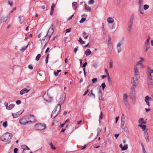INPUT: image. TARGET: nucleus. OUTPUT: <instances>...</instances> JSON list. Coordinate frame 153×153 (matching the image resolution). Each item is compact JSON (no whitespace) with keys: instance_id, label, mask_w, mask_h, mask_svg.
Segmentation results:
<instances>
[{"instance_id":"nucleus-1","label":"nucleus","mask_w":153,"mask_h":153,"mask_svg":"<svg viewBox=\"0 0 153 153\" xmlns=\"http://www.w3.org/2000/svg\"><path fill=\"white\" fill-rule=\"evenodd\" d=\"M147 82L149 85L153 84V70H147L146 72Z\"/></svg>"},{"instance_id":"nucleus-2","label":"nucleus","mask_w":153,"mask_h":153,"mask_svg":"<svg viewBox=\"0 0 153 153\" xmlns=\"http://www.w3.org/2000/svg\"><path fill=\"white\" fill-rule=\"evenodd\" d=\"M134 75L133 78L132 82L138 83V80L140 77V73L136 65H134Z\"/></svg>"},{"instance_id":"nucleus-3","label":"nucleus","mask_w":153,"mask_h":153,"mask_svg":"<svg viewBox=\"0 0 153 153\" xmlns=\"http://www.w3.org/2000/svg\"><path fill=\"white\" fill-rule=\"evenodd\" d=\"M132 85L131 88V91L130 94V96L131 97H134L136 95V92L135 88L138 85V83H135L132 82Z\"/></svg>"},{"instance_id":"nucleus-4","label":"nucleus","mask_w":153,"mask_h":153,"mask_svg":"<svg viewBox=\"0 0 153 153\" xmlns=\"http://www.w3.org/2000/svg\"><path fill=\"white\" fill-rule=\"evenodd\" d=\"M46 127V125L44 123H38L34 126L35 128L37 130L41 131L45 129Z\"/></svg>"},{"instance_id":"nucleus-5","label":"nucleus","mask_w":153,"mask_h":153,"mask_svg":"<svg viewBox=\"0 0 153 153\" xmlns=\"http://www.w3.org/2000/svg\"><path fill=\"white\" fill-rule=\"evenodd\" d=\"M12 134L10 133H6L1 137V140L6 142L10 140L12 137Z\"/></svg>"},{"instance_id":"nucleus-6","label":"nucleus","mask_w":153,"mask_h":153,"mask_svg":"<svg viewBox=\"0 0 153 153\" xmlns=\"http://www.w3.org/2000/svg\"><path fill=\"white\" fill-rule=\"evenodd\" d=\"M50 38L46 36H45L41 41V47L44 48L49 41Z\"/></svg>"},{"instance_id":"nucleus-7","label":"nucleus","mask_w":153,"mask_h":153,"mask_svg":"<svg viewBox=\"0 0 153 153\" xmlns=\"http://www.w3.org/2000/svg\"><path fill=\"white\" fill-rule=\"evenodd\" d=\"M43 97L44 100L48 102H51L53 100V98L51 95L48 93L45 94Z\"/></svg>"},{"instance_id":"nucleus-8","label":"nucleus","mask_w":153,"mask_h":153,"mask_svg":"<svg viewBox=\"0 0 153 153\" xmlns=\"http://www.w3.org/2000/svg\"><path fill=\"white\" fill-rule=\"evenodd\" d=\"M19 122L21 124L24 125L28 123V119H27L26 115L24 116L22 118L20 119L19 120Z\"/></svg>"},{"instance_id":"nucleus-9","label":"nucleus","mask_w":153,"mask_h":153,"mask_svg":"<svg viewBox=\"0 0 153 153\" xmlns=\"http://www.w3.org/2000/svg\"><path fill=\"white\" fill-rule=\"evenodd\" d=\"M65 93H62L60 95V98L58 100L59 102L61 104L63 103L65 101Z\"/></svg>"},{"instance_id":"nucleus-10","label":"nucleus","mask_w":153,"mask_h":153,"mask_svg":"<svg viewBox=\"0 0 153 153\" xmlns=\"http://www.w3.org/2000/svg\"><path fill=\"white\" fill-rule=\"evenodd\" d=\"M150 39V37L149 36L147 39H146V42H145V47L146 49L145 51L147 52L148 50L150 48V42L149 40Z\"/></svg>"},{"instance_id":"nucleus-11","label":"nucleus","mask_w":153,"mask_h":153,"mask_svg":"<svg viewBox=\"0 0 153 153\" xmlns=\"http://www.w3.org/2000/svg\"><path fill=\"white\" fill-rule=\"evenodd\" d=\"M139 59L140 60L137 62L135 65L137 66V65H140V68H144L143 62L144 61V59L142 57H140Z\"/></svg>"},{"instance_id":"nucleus-12","label":"nucleus","mask_w":153,"mask_h":153,"mask_svg":"<svg viewBox=\"0 0 153 153\" xmlns=\"http://www.w3.org/2000/svg\"><path fill=\"white\" fill-rule=\"evenodd\" d=\"M28 122H33L35 121V117L34 116L31 115H26Z\"/></svg>"},{"instance_id":"nucleus-13","label":"nucleus","mask_w":153,"mask_h":153,"mask_svg":"<svg viewBox=\"0 0 153 153\" xmlns=\"http://www.w3.org/2000/svg\"><path fill=\"white\" fill-rule=\"evenodd\" d=\"M53 33V25H51L49 28L46 36L49 37L50 38Z\"/></svg>"},{"instance_id":"nucleus-14","label":"nucleus","mask_w":153,"mask_h":153,"mask_svg":"<svg viewBox=\"0 0 153 153\" xmlns=\"http://www.w3.org/2000/svg\"><path fill=\"white\" fill-rule=\"evenodd\" d=\"M61 106L59 104H58L55 106V108L53 110H55L56 112L59 113L60 110Z\"/></svg>"},{"instance_id":"nucleus-15","label":"nucleus","mask_w":153,"mask_h":153,"mask_svg":"<svg viewBox=\"0 0 153 153\" xmlns=\"http://www.w3.org/2000/svg\"><path fill=\"white\" fill-rule=\"evenodd\" d=\"M144 137L147 142H149V136L147 133V130H146L145 131H144Z\"/></svg>"},{"instance_id":"nucleus-16","label":"nucleus","mask_w":153,"mask_h":153,"mask_svg":"<svg viewBox=\"0 0 153 153\" xmlns=\"http://www.w3.org/2000/svg\"><path fill=\"white\" fill-rule=\"evenodd\" d=\"M58 113L55 110H53L52 113L51 114V117L52 118H54L58 114Z\"/></svg>"},{"instance_id":"nucleus-17","label":"nucleus","mask_w":153,"mask_h":153,"mask_svg":"<svg viewBox=\"0 0 153 153\" xmlns=\"http://www.w3.org/2000/svg\"><path fill=\"white\" fill-rule=\"evenodd\" d=\"M29 91L30 90H27L26 88H24L20 91V93L21 95H22L24 94L28 93Z\"/></svg>"},{"instance_id":"nucleus-18","label":"nucleus","mask_w":153,"mask_h":153,"mask_svg":"<svg viewBox=\"0 0 153 153\" xmlns=\"http://www.w3.org/2000/svg\"><path fill=\"white\" fill-rule=\"evenodd\" d=\"M107 21L109 23H112L114 22V20L112 17H109L107 19Z\"/></svg>"},{"instance_id":"nucleus-19","label":"nucleus","mask_w":153,"mask_h":153,"mask_svg":"<svg viewBox=\"0 0 153 153\" xmlns=\"http://www.w3.org/2000/svg\"><path fill=\"white\" fill-rule=\"evenodd\" d=\"M138 126L141 127L143 131H145L146 130H147V129L146 128V125L139 124L138 125Z\"/></svg>"},{"instance_id":"nucleus-20","label":"nucleus","mask_w":153,"mask_h":153,"mask_svg":"<svg viewBox=\"0 0 153 153\" xmlns=\"http://www.w3.org/2000/svg\"><path fill=\"white\" fill-rule=\"evenodd\" d=\"M21 113H20L19 112H18L17 113H16L15 114L13 113L12 114V116H13V118H16V117L19 116L21 114Z\"/></svg>"},{"instance_id":"nucleus-21","label":"nucleus","mask_w":153,"mask_h":153,"mask_svg":"<svg viewBox=\"0 0 153 153\" xmlns=\"http://www.w3.org/2000/svg\"><path fill=\"white\" fill-rule=\"evenodd\" d=\"M19 21L20 24H22L24 22V18L23 16H20L19 17Z\"/></svg>"},{"instance_id":"nucleus-22","label":"nucleus","mask_w":153,"mask_h":153,"mask_svg":"<svg viewBox=\"0 0 153 153\" xmlns=\"http://www.w3.org/2000/svg\"><path fill=\"white\" fill-rule=\"evenodd\" d=\"M91 52L89 49H88L85 51V54L86 56H89L91 54Z\"/></svg>"},{"instance_id":"nucleus-23","label":"nucleus","mask_w":153,"mask_h":153,"mask_svg":"<svg viewBox=\"0 0 153 153\" xmlns=\"http://www.w3.org/2000/svg\"><path fill=\"white\" fill-rule=\"evenodd\" d=\"M143 0H138V5L139 7H143Z\"/></svg>"},{"instance_id":"nucleus-24","label":"nucleus","mask_w":153,"mask_h":153,"mask_svg":"<svg viewBox=\"0 0 153 153\" xmlns=\"http://www.w3.org/2000/svg\"><path fill=\"white\" fill-rule=\"evenodd\" d=\"M152 99L149 97L148 96H146L145 97V101L146 102H147V101H149L151 100H152Z\"/></svg>"},{"instance_id":"nucleus-25","label":"nucleus","mask_w":153,"mask_h":153,"mask_svg":"<svg viewBox=\"0 0 153 153\" xmlns=\"http://www.w3.org/2000/svg\"><path fill=\"white\" fill-rule=\"evenodd\" d=\"M15 104H10L9 106H8L6 109L8 110H10L13 108Z\"/></svg>"},{"instance_id":"nucleus-26","label":"nucleus","mask_w":153,"mask_h":153,"mask_svg":"<svg viewBox=\"0 0 153 153\" xmlns=\"http://www.w3.org/2000/svg\"><path fill=\"white\" fill-rule=\"evenodd\" d=\"M134 19V15H133L131 17L130 19L128 24L133 25Z\"/></svg>"},{"instance_id":"nucleus-27","label":"nucleus","mask_w":153,"mask_h":153,"mask_svg":"<svg viewBox=\"0 0 153 153\" xmlns=\"http://www.w3.org/2000/svg\"><path fill=\"white\" fill-rule=\"evenodd\" d=\"M99 95L100 96L99 100L103 101L104 100L102 98V94L100 89L99 91Z\"/></svg>"},{"instance_id":"nucleus-28","label":"nucleus","mask_w":153,"mask_h":153,"mask_svg":"<svg viewBox=\"0 0 153 153\" xmlns=\"http://www.w3.org/2000/svg\"><path fill=\"white\" fill-rule=\"evenodd\" d=\"M138 122L141 124L146 123V122L144 121L143 119L142 118H141L139 120Z\"/></svg>"},{"instance_id":"nucleus-29","label":"nucleus","mask_w":153,"mask_h":153,"mask_svg":"<svg viewBox=\"0 0 153 153\" xmlns=\"http://www.w3.org/2000/svg\"><path fill=\"white\" fill-rule=\"evenodd\" d=\"M138 10L139 11L140 13L142 14H143L144 13V10L142 8V7H139Z\"/></svg>"},{"instance_id":"nucleus-30","label":"nucleus","mask_w":153,"mask_h":153,"mask_svg":"<svg viewBox=\"0 0 153 153\" xmlns=\"http://www.w3.org/2000/svg\"><path fill=\"white\" fill-rule=\"evenodd\" d=\"M49 144L51 146V149L54 150H55L56 149V148L54 146L52 142L50 143Z\"/></svg>"},{"instance_id":"nucleus-31","label":"nucleus","mask_w":153,"mask_h":153,"mask_svg":"<svg viewBox=\"0 0 153 153\" xmlns=\"http://www.w3.org/2000/svg\"><path fill=\"white\" fill-rule=\"evenodd\" d=\"M123 39L122 41H121L120 42L117 44V47H121V46L123 44Z\"/></svg>"},{"instance_id":"nucleus-32","label":"nucleus","mask_w":153,"mask_h":153,"mask_svg":"<svg viewBox=\"0 0 153 153\" xmlns=\"http://www.w3.org/2000/svg\"><path fill=\"white\" fill-rule=\"evenodd\" d=\"M88 95H89L90 97H91L92 95L93 96V97L94 98L95 97V95L93 93L92 90H91L90 91L88 94Z\"/></svg>"},{"instance_id":"nucleus-33","label":"nucleus","mask_w":153,"mask_h":153,"mask_svg":"<svg viewBox=\"0 0 153 153\" xmlns=\"http://www.w3.org/2000/svg\"><path fill=\"white\" fill-rule=\"evenodd\" d=\"M85 9L88 10L90 11L91 10V8L90 7L86 4H85Z\"/></svg>"},{"instance_id":"nucleus-34","label":"nucleus","mask_w":153,"mask_h":153,"mask_svg":"<svg viewBox=\"0 0 153 153\" xmlns=\"http://www.w3.org/2000/svg\"><path fill=\"white\" fill-rule=\"evenodd\" d=\"M132 26H132V24H128V30L129 31V32L130 31L131 29L132 28Z\"/></svg>"},{"instance_id":"nucleus-35","label":"nucleus","mask_w":153,"mask_h":153,"mask_svg":"<svg viewBox=\"0 0 153 153\" xmlns=\"http://www.w3.org/2000/svg\"><path fill=\"white\" fill-rule=\"evenodd\" d=\"M128 149V145H124L123 147L122 148V150H127Z\"/></svg>"},{"instance_id":"nucleus-36","label":"nucleus","mask_w":153,"mask_h":153,"mask_svg":"<svg viewBox=\"0 0 153 153\" xmlns=\"http://www.w3.org/2000/svg\"><path fill=\"white\" fill-rule=\"evenodd\" d=\"M123 102L126 106L128 107V106L129 104L127 100H123Z\"/></svg>"},{"instance_id":"nucleus-37","label":"nucleus","mask_w":153,"mask_h":153,"mask_svg":"<svg viewBox=\"0 0 153 153\" xmlns=\"http://www.w3.org/2000/svg\"><path fill=\"white\" fill-rule=\"evenodd\" d=\"M128 96L126 94H124L123 95V100H127Z\"/></svg>"},{"instance_id":"nucleus-38","label":"nucleus","mask_w":153,"mask_h":153,"mask_svg":"<svg viewBox=\"0 0 153 153\" xmlns=\"http://www.w3.org/2000/svg\"><path fill=\"white\" fill-rule=\"evenodd\" d=\"M41 57V55L40 54H38L36 56L35 59L36 61H38Z\"/></svg>"},{"instance_id":"nucleus-39","label":"nucleus","mask_w":153,"mask_h":153,"mask_svg":"<svg viewBox=\"0 0 153 153\" xmlns=\"http://www.w3.org/2000/svg\"><path fill=\"white\" fill-rule=\"evenodd\" d=\"M97 78H93L92 79V83L94 84L96 83L97 82Z\"/></svg>"},{"instance_id":"nucleus-40","label":"nucleus","mask_w":153,"mask_h":153,"mask_svg":"<svg viewBox=\"0 0 153 153\" xmlns=\"http://www.w3.org/2000/svg\"><path fill=\"white\" fill-rule=\"evenodd\" d=\"M108 47L109 48V49L112 51V49L113 48L112 44H108Z\"/></svg>"},{"instance_id":"nucleus-41","label":"nucleus","mask_w":153,"mask_h":153,"mask_svg":"<svg viewBox=\"0 0 153 153\" xmlns=\"http://www.w3.org/2000/svg\"><path fill=\"white\" fill-rule=\"evenodd\" d=\"M73 6L75 7V8H74L75 10H76L77 8V3L76 2H74L72 3Z\"/></svg>"},{"instance_id":"nucleus-42","label":"nucleus","mask_w":153,"mask_h":153,"mask_svg":"<svg viewBox=\"0 0 153 153\" xmlns=\"http://www.w3.org/2000/svg\"><path fill=\"white\" fill-rule=\"evenodd\" d=\"M7 125V121H5L3 123V126L4 128H6Z\"/></svg>"},{"instance_id":"nucleus-43","label":"nucleus","mask_w":153,"mask_h":153,"mask_svg":"<svg viewBox=\"0 0 153 153\" xmlns=\"http://www.w3.org/2000/svg\"><path fill=\"white\" fill-rule=\"evenodd\" d=\"M149 8V6L148 5L145 4L143 6V9L146 10Z\"/></svg>"},{"instance_id":"nucleus-44","label":"nucleus","mask_w":153,"mask_h":153,"mask_svg":"<svg viewBox=\"0 0 153 153\" xmlns=\"http://www.w3.org/2000/svg\"><path fill=\"white\" fill-rule=\"evenodd\" d=\"M78 41L82 44H85V42L82 40V39L80 37L79 38Z\"/></svg>"},{"instance_id":"nucleus-45","label":"nucleus","mask_w":153,"mask_h":153,"mask_svg":"<svg viewBox=\"0 0 153 153\" xmlns=\"http://www.w3.org/2000/svg\"><path fill=\"white\" fill-rule=\"evenodd\" d=\"M69 121V119H68L65 121V123H64L65 124H66V126H68Z\"/></svg>"},{"instance_id":"nucleus-46","label":"nucleus","mask_w":153,"mask_h":153,"mask_svg":"<svg viewBox=\"0 0 153 153\" xmlns=\"http://www.w3.org/2000/svg\"><path fill=\"white\" fill-rule=\"evenodd\" d=\"M101 86L102 88V90H103L106 86V85L105 83H103L101 84Z\"/></svg>"},{"instance_id":"nucleus-47","label":"nucleus","mask_w":153,"mask_h":153,"mask_svg":"<svg viewBox=\"0 0 153 153\" xmlns=\"http://www.w3.org/2000/svg\"><path fill=\"white\" fill-rule=\"evenodd\" d=\"M117 50L118 53H119L121 52V47H117Z\"/></svg>"},{"instance_id":"nucleus-48","label":"nucleus","mask_w":153,"mask_h":153,"mask_svg":"<svg viewBox=\"0 0 153 153\" xmlns=\"http://www.w3.org/2000/svg\"><path fill=\"white\" fill-rule=\"evenodd\" d=\"M108 76V81L110 82V83H109V84H111V78L108 75V76Z\"/></svg>"},{"instance_id":"nucleus-49","label":"nucleus","mask_w":153,"mask_h":153,"mask_svg":"<svg viewBox=\"0 0 153 153\" xmlns=\"http://www.w3.org/2000/svg\"><path fill=\"white\" fill-rule=\"evenodd\" d=\"M7 3L11 6H12L13 4V2L10 0H7Z\"/></svg>"},{"instance_id":"nucleus-50","label":"nucleus","mask_w":153,"mask_h":153,"mask_svg":"<svg viewBox=\"0 0 153 153\" xmlns=\"http://www.w3.org/2000/svg\"><path fill=\"white\" fill-rule=\"evenodd\" d=\"M30 151H27V150H23V153H31Z\"/></svg>"},{"instance_id":"nucleus-51","label":"nucleus","mask_w":153,"mask_h":153,"mask_svg":"<svg viewBox=\"0 0 153 153\" xmlns=\"http://www.w3.org/2000/svg\"><path fill=\"white\" fill-rule=\"evenodd\" d=\"M86 20V19L85 18H82L81 19L80 21L79 22L80 23H83V22L85 21Z\"/></svg>"},{"instance_id":"nucleus-52","label":"nucleus","mask_w":153,"mask_h":153,"mask_svg":"<svg viewBox=\"0 0 153 153\" xmlns=\"http://www.w3.org/2000/svg\"><path fill=\"white\" fill-rule=\"evenodd\" d=\"M109 68L110 69H111L113 67V63L111 62H110L109 63Z\"/></svg>"},{"instance_id":"nucleus-53","label":"nucleus","mask_w":153,"mask_h":153,"mask_svg":"<svg viewBox=\"0 0 153 153\" xmlns=\"http://www.w3.org/2000/svg\"><path fill=\"white\" fill-rule=\"evenodd\" d=\"M55 5H56L54 4H52L51 6V10H54V9L55 6Z\"/></svg>"},{"instance_id":"nucleus-54","label":"nucleus","mask_w":153,"mask_h":153,"mask_svg":"<svg viewBox=\"0 0 153 153\" xmlns=\"http://www.w3.org/2000/svg\"><path fill=\"white\" fill-rule=\"evenodd\" d=\"M94 2V0H90L88 2V4H92Z\"/></svg>"},{"instance_id":"nucleus-55","label":"nucleus","mask_w":153,"mask_h":153,"mask_svg":"<svg viewBox=\"0 0 153 153\" xmlns=\"http://www.w3.org/2000/svg\"><path fill=\"white\" fill-rule=\"evenodd\" d=\"M71 28L66 30H65V31H66V33L65 34H66V33H67L70 32L71 31Z\"/></svg>"},{"instance_id":"nucleus-56","label":"nucleus","mask_w":153,"mask_h":153,"mask_svg":"<svg viewBox=\"0 0 153 153\" xmlns=\"http://www.w3.org/2000/svg\"><path fill=\"white\" fill-rule=\"evenodd\" d=\"M102 112H101L100 113V116L99 117V121L100 123V118L101 119H102Z\"/></svg>"},{"instance_id":"nucleus-57","label":"nucleus","mask_w":153,"mask_h":153,"mask_svg":"<svg viewBox=\"0 0 153 153\" xmlns=\"http://www.w3.org/2000/svg\"><path fill=\"white\" fill-rule=\"evenodd\" d=\"M105 72L107 76L109 75L108 71L105 68Z\"/></svg>"},{"instance_id":"nucleus-58","label":"nucleus","mask_w":153,"mask_h":153,"mask_svg":"<svg viewBox=\"0 0 153 153\" xmlns=\"http://www.w3.org/2000/svg\"><path fill=\"white\" fill-rule=\"evenodd\" d=\"M16 102L17 104L19 105L21 104V102L20 100H17L16 101Z\"/></svg>"},{"instance_id":"nucleus-59","label":"nucleus","mask_w":153,"mask_h":153,"mask_svg":"<svg viewBox=\"0 0 153 153\" xmlns=\"http://www.w3.org/2000/svg\"><path fill=\"white\" fill-rule=\"evenodd\" d=\"M142 146V148H143V153H146L145 150V149H144V147L143 146V145L142 144L141 145Z\"/></svg>"},{"instance_id":"nucleus-60","label":"nucleus","mask_w":153,"mask_h":153,"mask_svg":"<svg viewBox=\"0 0 153 153\" xmlns=\"http://www.w3.org/2000/svg\"><path fill=\"white\" fill-rule=\"evenodd\" d=\"M26 145H22L21 147L22 149H23V150H26Z\"/></svg>"},{"instance_id":"nucleus-61","label":"nucleus","mask_w":153,"mask_h":153,"mask_svg":"<svg viewBox=\"0 0 153 153\" xmlns=\"http://www.w3.org/2000/svg\"><path fill=\"white\" fill-rule=\"evenodd\" d=\"M4 105L6 106V109L7 108V107L8 106V102H4Z\"/></svg>"},{"instance_id":"nucleus-62","label":"nucleus","mask_w":153,"mask_h":153,"mask_svg":"<svg viewBox=\"0 0 153 153\" xmlns=\"http://www.w3.org/2000/svg\"><path fill=\"white\" fill-rule=\"evenodd\" d=\"M28 44L26 46V47H24V48H22V49H21V51H25V50L27 48L28 46Z\"/></svg>"},{"instance_id":"nucleus-63","label":"nucleus","mask_w":153,"mask_h":153,"mask_svg":"<svg viewBox=\"0 0 153 153\" xmlns=\"http://www.w3.org/2000/svg\"><path fill=\"white\" fill-rule=\"evenodd\" d=\"M125 119H121V123L123 124V125H124L125 123Z\"/></svg>"},{"instance_id":"nucleus-64","label":"nucleus","mask_w":153,"mask_h":153,"mask_svg":"<svg viewBox=\"0 0 153 153\" xmlns=\"http://www.w3.org/2000/svg\"><path fill=\"white\" fill-rule=\"evenodd\" d=\"M28 68L30 69H33V67L31 65H29L28 66Z\"/></svg>"}]
</instances>
